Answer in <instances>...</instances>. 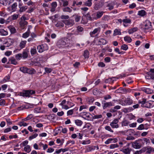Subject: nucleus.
<instances>
[{"instance_id":"56","label":"nucleus","mask_w":154,"mask_h":154,"mask_svg":"<svg viewBox=\"0 0 154 154\" xmlns=\"http://www.w3.org/2000/svg\"><path fill=\"white\" fill-rule=\"evenodd\" d=\"M37 49L38 52L39 53H42L44 51L42 49L41 45H38L37 47Z\"/></svg>"},{"instance_id":"1","label":"nucleus","mask_w":154,"mask_h":154,"mask_svg":"<svg viewBox=\"0 0 154 154\" xmlns=\"http://www.w3.org/2000/svg\"><path fill=\"white\" fill-rule=\"evenodd\" d=\"M35 91L31 90H23L22 92H20V95L24 97H29L31 95L35 94Z\"/></svg>"},{"instance_id":"49","label":"nucleus","mask_w":154,"mask_h":154,"mask_svg":"<svg viewBox=\"0 0 154 154\" xmlns=\"http://www.w3.org/2000/svg\"><path fill=\"white\" fill-rule=\"evenodd\" d=\"M129 122L126 120H124L122 122V126H126L129 124Z\"/></svg>"},{"instance_id":"59","label":"nucleus","mask_w":154,"mask_h":154,"mask_svg":"<svg viewBox=\"0 0 154 154\" xmlns=\"http://www.w3.org/2000/svg\"><path fill=\"white\" fill-rule=\"evenodd\" d=\"M22 54V57L23 58H26L27 57L28 54L26 51H24Z\"/></svg>"},{"instance_id":"19","label":"nucleus","mask_w":154,"mask_h":154,"mask_svg":"<svg viewBox=\"0 0 154 154\" xmlns=\"http://www.w3.org/2000/svg\"><path fill=\"white\" fill-rule=\"evenodd\" d=\"M152 152H154V148L150 146H148L146 147V153L150 154Z\"/></svg>"},{"instance_id":"23","label":"nucleus","mask_w":154,"mask_h":154,"mask_svg":"<svg viewBox=\"0 0 154 154\" xmlns=\"http://www.w3.org/2000/svg\"><path fill=\"white\" fill-rule=\"evenodd\" d=\"M141 140L142 143H146V144H149L150 143V140L149 139L147 138H144L143 139H140Z\"/></svg>"},{"instance_id":"11","label":"nucleus","mask_w":154,"mask_h":154,"mask_svg":"<svg viewBox=\"0 0 154 154\" xmlns=\"http://www.w3.org/2000/svg\"><path fill=\"white\" fill-rule=\"evenodd\" d=\"M138 103L141 104V106L143 107H145V105L147 103L146 99L145 98H142L138 100Z\"/></svg>"},{"instance_id":"18","label":"nucleus","mask_w":154,"mask_h":154,"mask_svg":"<svg viewBox=\"0 0 154 154\" xmlns=\"http://www.w3.org/2000/svg\"><path fill=\"white\" fill-rule=\"evenodd\" d=\"M36 72V70L32 68L27 69V73L30 75H33L35 74Z\"/></svg>"},{"instance_id":"26","label":"nucleus","mask_w":154,"mask_h":154,"mask_svg":"<svg viewBox=\"0 0 154 154\" xmlns=\"http://www.w3.org/2000/svg\"><path fill=\"white\" fill-rule=\"evenodd\" d=\"M55 26L57 27L61 28L63 26L64 24L63 20L62 21H59L55 24Z\"/></svg>"},{"instance_id":"55","label":"nucleus","mask_w":154,"mask_h":154,"mask_svg":"<svg viewBox=\"0 0 154 154\" xmlns=\"http://www.w3.org/2000/svg\"><path fill=\"white\" fill-rule=\"evenodd\" d=\"M105 130L111 132L113 133L114 131L112 130L110 126H106L104 128Z\"/></svg>"},{"instance_id":"60","label":"nucleus","mask_w":154,"mask_h":154,"mask_svg":"<svg viewBox=\"0 0 154 154\" xmlns=\"http://www.w3.org/2000/svg\"><path fill=\"white\" fill-rule=\"evenodd\" d=\"M119 147V145L117 144H112L110 146V148L111 149H114Z\"/></svg>"},{"instance_id":"13","label":"nucleus","mask_w":154,"mask_h":154,"mask_svg":"<svg viewBox=\"0 0 154 154\" xmlns=\"http://www.w3.org/2000/svg\"><path fill=\"white\" fill-rule=\"evenodd\" d=\"M107 43L106 40L102 38L99 39L97 42V43L99 45H105Z\"/></svg>"},{"instance_id":"62","label":"nucleus","mask_w":154,"mask_h":154,"mask_svg":"<svg viewBox=\"0 0 154 154\" xmlns=\"http://www.w3.org/2000/svg\"><path fill=\"white\" fill-rule=\"evenodd\" d=\"M136 6V5L135 3H133L129 5V7L130 8L133 9L135 8Z\"/></svg>"},{"instance_id":"14","label":"nucleus","mask_w":154,"mask_h":154,"mask_svg":"<svg viewBox=\"0 0 154 154\" xmlns=\"http://www.w3.org/2000/svg\"><path fill=\"white\" fill-rule=\"evenodd\" d=\"M66 45V42L63 40H59L57 43V45L59 48L63 47Z\"/></svg>"},{"instance_id":"64","label":"nucleus","mask_w":154,"mask_h":154,"mask_svg":"<svg viewBox=\"0 0 154 154\" xmlns=\"http://www.w3.org/2000/svg\"><path fill=\"white\" fill-rule=\"evenodd\" d=\"M67 116H69L72 115L74 113L72 109L70 110L67 112Z\"/></svg>"},{"instance_id":"36","label":"nucleus","mask_w":154,"mask_h":154,"mask_svg":"<svg viewBox=\"0 0 154 154\" xmlns=\"http://www.w3.org/2000/svg\"><path fill=\"white\" fill-rule=\"evenodd\" d=\"M131 149L129 148H127L124 149L123 152L125 154H130Z\"/></svg>"},{"instance_id":"52","label":"nucleus","mask_w":154,"mask_h":154,"mask_svg":"<svg viewBox=\"0 0 154 154\" xmlns=\"http://www.w3.org/2000/svg\"><path fill=\"white\" fill-rule=\"evenodd\" d=\"M15 58L17 60H20L22 57V54H18L15 55Z\"/></svg>"},{"instance_id":"9","label":"nucleus","mask_w":154,"mask_h":154,"mask_svg":"<svg viewBox=\"0 0 154 154\" xmlns=\"http://www.w3.org/2000/svg\"><path fill=\"white\" fill-rule=\"evenodd\" d=\"M144 28L146 29H149L152 28V25L151 22L149 20H146L144 23Z\"/></svg>"},{"instance_id":"47","label":"nucleus","mask_w":154,"mask_h":154,"mask_svg":"<svg viewBox=\"0 0 154 154\" xmlns=\"http://www.w3.org/2000/svg\"><path fill=\"white\" fill-rule=\"evenodd\" d=\"M89 52L88 50H85L84 53V56L85 58L89 57Z\"/></svg>"},{"instance_id":"37","label":"nucleus","mask_w":154,"mask_h":154,"mask_svg":"<svg viewBox=\"0 0 154 154\" xmlns=\"http://www.w3.org/2000/svg\"><path fill=\"white\" fill-rule=\"evenodd\" d=\"M73 17H74V18L75 22H79L81 18V16L75 14L73 15Z\"/></svg>"},{"instance_id":"2","label":"nucleus","mask_w":154,"mask_h":154,"mask_svg":"<svg viewBox=\"0 0 154 154\" xmlns=\"http://www.w3.org/2000/svg\"><path fill=\"white\" fill-rule=\"evenodd\" d=\"M142 145V144L140 139L136 140L132 143V147L134 148L139 149Z\"/></svg>"},{"instance_id":"32","label":"nucleus","mask_w":154,"mask_h":154,"mask_svg":"<svg viewBox=\"0 0 154 154\" xmlns=\"http://www.w3.org/2000/svg\"><path fill=\"white\" fill-rule=\"evenodd\" d=\"M124 39L125 41L129 43L131 42L132 41L131 38L130 36H126L124 37Z\"/></svg>"},{"instance_id":"16","label":"nucleus","mask_w":154,"mask_h":154,"mask_svg":"<svg viewBox=\"0 0 154 154\" xmlns=\"http://www.w3.org/2000/svg\"><path fill=\"white\" fill-rule=\"evenodd\" d=\"M127 90L122 87H121L116 90L115 92L116 93H126L127 92Z\"/></svg>"},{"instance_id":"5","label":"nucleus","mask_w":154,"mask_h":154,"mask_svg":"<svg viewBox=\"0 0 154 154\" xmlns=\"http://www.w3.org/2000/svg\"><path fill=\"white\" fill-rule=\"evenodd\" d=\"M120 119H115L113 120L110 123V125L113 128H118L119 127V125L118 124L119 122V120Z\"/></svg>"},{"instance_id":"17","label":"nucleus","mask_w":154,"mask_h":154,"mask_svg":"<svg viewBox=\"0 0 154 154\" xmlns=\"http://www.w3.org/2000/svg\"><path fill=\"white\" fill-rule=\"evenodd\" d=\"M104 12L103 11H98L96 13V17L94 18V19L96 20L100 18L103 15Z\"/></svg>"},{"instance_id":"27","label":"nucleus","mask_w":154,"mask_h":154,"mask_svg":"<svg viewBox=\"0 0 154 154\" xmlns=\"http://www.w3.org/2000/svg\"><path fill=\"white\" fill-rule=\"evenodd\" d=\"M30 33V32L29 29L28 28L27 31L23 34L22 37L25 38L28 37L29 36Z\"/></svg>"},{"instance_id":"22","label":"nucleus","mask_w":154,"mask_h":154,"mask_svg":"<svg viewBox=\"0 0 154 154\" xmlns=\"http://www.w3.org/2000/svg\"><path fill=\"white\" fill-rule=\"evenodd\" d=\"M138 15L141 17H144L146 15V13L144 10H141L138 12Z\"/></svg>"},{"instance_id":"46","label":"nucleus","mask_w":154,"mask_h":154,"mask_svg":"<svg viewBox=\"0 0 154 154\" xmlns=\"http://www.w3.org/2000/svg\"><path fill=\"white\" fill-rule=\"evenodd\" d=\"M114 35H116L121 34V32L120 30L117 29H116L114 31Z\"/></svg>"},{"instance_id":"38","label":"nucleus","mask_w":154,"mask_h":154,"mask_svg":"<svg viewBox=\"0 0 154 154\" xmlns=\"http://www.w3.org/2000/svg\"><path fill=\"white\" fill-rule=\"evenodd\" d=\"M84 3L85 5L90 7L92 4V0H88L87 1L84 2Z\"/></svg>"},{"instance_id":"51","label":"nucleus","mask_w":154,"mask_h":154,"mask_svg":"<svg viewBox=\"0 0 154 154\" xmlns=\"http://www.w3.org/2000/svg\"><path fill=\"white\" fill-rule=\"evenodd\" d=\"M28 125V123H26L23 121L19 122L18 123V125L21 127L22 126H27Z\"/></svg>"},{"instance_id":"34","label":"nucleus","mask_w":154,"mask_h":154,"mask_svg":"<svg viewBox=\"0 0 154 154\" xmlns=\"http://www.w3.org/2000/svg\"><path fill=\"white\" fill-rule=\"evenodd\" d=\"M26 41H21L20 44V47L22 49L25 47L26 43Z\"/></svg>"},{"instance_id":"20","label":"nucleus","mask_w":154,"mask_h":154,"mask_svg":"<svg viewBox=\"0 0 154 154\" xmlns=\"http://www.w3.org/2000/svg\"><path fill=\"white\" fill-rule=\"evenodd\" d=\"M122 22L124 23L123 25L125 26H128V25L127 24V23H131V20L130 19H123L122 20Z\"/></svg>"},{"instance_id":"10","label":"nucleus","mask_w":154,"mask_h":154,"mask_svg":"<svg viewBox=\"0 0 154 154\" xmlns=\"http://www.w3.org/2000/svg\"><path fill=\"white\" fill-rule=\"evenodd\" d=\"M7 64H12L14 65H16L17 64V62L16 60L14 57H11L9 59V60Z\"/></svg>"},{"instance_id":"44","label":"nucleus","mask_w":154,"mask_h":154,"mask_svg":"<svg viewBox=\"0 0 154 154\" xmlns=\"http://www.w3.org/2000/svg\"><path fill=\"white\" fill-rule=\"evenodd\" d=\"M28 68L26 67H21L20 68V70L24 73H27Z\"/></svg>"},{"instance_id":"50","label":"nucleus","mask_w":154,"mask_h":154,"mask_svg":"<svg viewBox=\"0 0 154 154\" xmlns=\"http://www.w3.org/2000/svg\"><path fill=\"white\" fill-rule=\"evenodd\" d=\"M63 22L66 25L69 26L72 25V23H71L68 20H63Z\"/></svg>"},{"instance_id":"63","label":"nucleus","mask_w":154,"mask_h":154,"mask_svg":"<svg viewBox=\"0 0 154 154\" xmlns=\"http://www.w3.org/2000/svg\"><path fill=\"white\" fill-rule=\"evenodd\" d=\"M5 101L4 99L0 100V105L2 106H4L5 104Z\"/></svg>"},{"instance_id":"39","label":"nucleus","mask_w":154,"mask_h":154,"mask_svg":"<svg viewBox=\"0 0 154 154\" xmlns=\"http://www.w3.org/2000/svg\"><path fill=\"white\" fill-rule=\"evenodd\" d=\"M75 123L77 125L80 126L82 125L83 123L81 120L77 119L75 120Z\"/></svg>"},{"instance_id":"53","label":"nucleus","mask_w":154,"mask_h":154,"mask_svg":"<svg viewBox=\"0 0 154 154\" xmlns=\"http://www.w3.org/2000/svg\"><path fill=\"white\" fill-rule=\"evenodd\" d=\"M28 143V141L27 140H26L20 144V146L21 147H22L23 146H26Z\"/></svg>"},{"instance_id":"28","label":"nucleus","mask_w":154,"mask_h":154,"mask_svg":"<svg viewBox=\"0 0 154 154\" xmlns=\"http://www.w3.org/2000/svg\"><path fill=\"white\" fill-rule=\"evenodd\" d=\"M142 90L147 94H151L152 92V91L149 88H143Z\"/></svg>"},{"instance_id":"54","label":"nucleus","mask_w":154,"mask_h":154,"mask_svg":"<svg viewBox=\"0 0 154 154\" xmlns=\"http://www.w3.org/2000/svg\"><path fill=\"white\" fill-rule=\"evenodd\" d=\"M19 8V11L20 12H24L27 9V7L26 6L21 7Z\"/></svg>"},{"instance_id":"4","label":"nucleus","mask_w":154,"mask_h":154,"mask_svg":"<svg viewBox=\"0 0 154 154\" xmlns=\"http://www.w3.org/2000/svg\"><path fill=\"white\" fill-rule=\"evenodd\" d=\"M100 28L98 27L95 29L93 31L91 32L90 35L92 37H94L95 36H97L100 33Z\"/></svg>"},{"instance_id":"8","label":"nucleus","mask_w":154,"mask_h":154,"mask_svg":"<svg viewBox=\"0 0 154 154\" xmlns=\"http://www.w3.org/2000/svg\"><path fill=\"white\" fill-rule=\"evenodd\" d=\"M106 3H107L106 7H108V9L109 11H111L114 9V6L115 5L114 1L108 2Z\"/></svg>"},{"instance_id":"35","label":"nucleus","mask_w":154,"mask_h":154,"mask_svg":"<svg viewBox=\"0 0 154 154\" xmlns=\"http://www.w3.org/2000/svg\"><path fill=\"white\" fill-rule=\"evenodd\" d=\"M88 20H92L94 19V18H93L91 17L90 14L88 13L85 14V15H83Z\"/></svg>"},{"instance_id":"45","label":"nucleus","mask_w":154,"mask_h":154,"mask_svg":"<svg viewBox=\"0 0 154 154\" xmlns=\"http://www.w3.org/2000/svg\"><path fill=\"white\" fill-rule=\"evenodd\" d=\"M128 48V46L125 44H123L121 47V49L125 51L127 50Z\"/></svg>"},{"instance_id":"12","label":"nucleus","mask_w":154,"mask_h":154,"mask_svg":"<svg viewBox=\"0 0 154 154\" xmlns=\"http://www.w3.org/2000/svg\"><path fill=\"white\" fill-rule=\"evenodd\" d=\"M154 106V101H147L145 105V107L151 108Z\"/></svg>"},{"instance_id":"57","label":"nucleus","mask_w":154,"mask_h":154,"mask_svg":"<svg viewBox=\"0 0 154 154\" xmlns=\"http://www.w3.org/2000/svg\"><path fill=\"white\" fill-rule=\"evenodd\" d=\"M38 135L37 134L35 133L33 135H32L31 136H30L29 138V140H31L32 139L36 138Z\"/></svg>"},{"instance_id":"15","label":"nucleus","mask_w":154,"mask_h":154,"mask_svg":"<svg viewBox=\"0 0 154 154\" xmlns=\"http://www.w3.org/2000/svg\"><path fill=\"white\" fill-rule=\"evenodd\" d=\"M58 1L59 2L60 6L63 5V7H65L68 5V2L66 0H58Z\"/></svg>"},{"instance_id":"25","label":"nucleus","mask_w":154,"mask_h":154,"mask_svg":"<svg viewBox=\"0 0 154 154\" xmlns=\"http://www.w3.org/2000/svg\"><path fill=\"white\" fill-rule=\"evenodd\" d=\"M31 149L29 145H27L24 148V151L27 153H29Z\"/></svg>"},{"instance_id":"3","label":"nucleus","mask_w":154,"mask_h":154,"mask_svg":"<svg viewBox=\"0 0 154 154\" xmlns=\"http://www.w3.org/2000/svg\"><path fill=\"white\" fill-rule=\"evenodd\" d=\"M105 4L104 0H101L97 3L94 4V9L97 10L102 8Z\"/></svg>"},{"instance_id":"42","label":"nucleus","mask_w":154,"mask_h":154,"mask_svg":"<svg viewBox=\"0 0 154 154\" xmlns=\"http://www.w3.org/2000/svg\"><path fill=\"white\" fill-rule=\"evenodd\" d=\"M81 9L82 11V14L83 15H85L86 11L88 9V8L87 7L82 8H81Z\"/></svg>"},{"instance_id":"31","label":"nucleus","mask_w":154,"mask_h":154,"mask_svg":"<svg viewBox=\"0 0 154 154\" xmlns=\"http://www.w3.org/2000/svg\"><path fill=\"white\" fill-rule=\"evenodd\" d=\"M17 6V3L16 2H15L11 6V11L12 12L15 11H16Z\"/></svg>"},{"instance_id":"7","label":"nucleus","mask_w":154,"mask_h":154,"mask_svg":"<svg viewBox=\"0 0 154 154\" xmlns=\"http://www.w3.org/2000/svg\"><path fill=\"white\" fill-rule=\"evenodd\" d=\"M101 103L102 104L103 109H105L107 107H109L113 105L112 103L111 102H107L106 101L103 100L102 101Z\"/></svg>"},{"instance_id":"21","label":"nucleus","mask_w":154,"mask_h":154,"mask_svg":"<svg viewBox=\"0 0 154 154\" xmlns=\"http://www.w3.org/2000/svg\"><path fill=\"white\" fill-rule=\"evenodd\" d=\"M147 74L151 75L152 78H154V69H150L149 71L148 72Z\"/></svg>"},{"instance_id":"43","label":"nucleus","mask_w":154,"mask_h":154,"mask_svg":"<svg viewBox=\"0 0 154 154\" xmlns=\"http://www.w3.org/2000/svg\"><path fill=\"white\" fill-rule=\"evenodd\" d=\"M35 112L37 113H42L43 111L41 110V107H39L35 108L34 110Z\"/></svg>"},{"instance_id":"33","label":"nucleus","mask_w":154,"mask_h":154,"mask_svg":"<svg viewBox=\"0 0 154 154\" xmlns=\"http://www.w3.org/2000/svg\"><path fill=\"white\" fill-rule=\"evenodd\" d=\"M138 30V28L137 27L132 28L128 31V32L129 34L133 33L134 32Z\"/></svg>"},{"instance_id":"41","label":"nucleus","mask_w":154,"mask_h":154,"mask_svg":"<svg viewBox=\"0 0 154 154\" xmlns=\"http://www.w3.org/2000/svg\"><path fill=\"white\" fill-rule=\"evenodd\" d=\"M139 105L138 104L134 105L132 107H131L128 108V109H130V111H132L134 109H137L139 107Z\"/></svg>"},{"instance_id":"48","label":"nucleus","mask_w":154,"mask_h":154,"mask_svg":"<svg viewBox=\"0 0 154 154\" xmlns=\"http://www.w3.org/2000/svg\"><path fill=\"white\" fill-rule=\"evenodd\" d=\"M31 54L32 55L35 54L37 53V51L35 48H31L30 50Z\"/></svg>"},{"instance_id":"24","label":"nucleus","mask_w":154,"mask_h":154,"mask_svg":"<svg viewBox=\"0 0 154 154\" xmlns=\"http://www.w3.org/2000/svg\"><path fill=\"white\" fill-rule=\"evenodd\" d=\"M8 28L11 34H14L16 32V29L13 26H9Z\"/></svg>"},{"instance_id":"40","label":"nucleus","mask_w":154,"mask_h":154,"mask_svg":"<svg viewBox=\"0 0 154 154\" xmlns=\"http://www.w3.org/2000/svg\"><path fill=\"white\" fill-rule=\"evenodd\" d=\"M64 12H71L72 11V10L69 7H67L64 8L62 9Z\"/></svg>"},{"instance_id":"29","label":"nucleus","mask_w":154,"mask_h":154,"mask_svg":"<svg viewBox=\"0 0 154 154\" xmlns=\"http://www.w3.org/2000/svg\"><path fill=\"white\" fill-rule=\"evenodd\" d=\"M148 127H144V125L143 124H141L137 128V129L139 130H141L143 129H148Z\"/></svg>"},{"instance_id":"6","label":"nucleus","mask_w":154,"mask_h":154,"mask_svg":"<svg viewBox=\"0 0 154 154\" xmlns=\"http://www.w3.org/2000/svg\"><path fill=\"white\" fill-rule=\"evenodd\" d=\"M133 100L130 98H127L125 100H122L121 102V104L122 105H130L132 104Z\"/></svg>"},{"instance_id":"58","label":"nucleus","mask_w":154,"mask_h":154,"mask_svg":"<svg viewBox=\"0 0 154 154\" xmlns=\"http://www.w3.org/2000/svg\"><path fill=\"white\" fill-rule=\"evenodd\" d=\"M42 49L44 51L48 49V48L47 45L44 44L41 45Z\"/></svg>"},{"instance_id":"30","label":"nucleus","mask_w":154,"mask_h":154,"mask_svg":"<svg viewBox=\"0 0 154 154\" xmlns=\"http://www.w3.org/2000/svg\"><path fill=\"white\" fill-rule=\"evenodd\" d=\"M8 34V32L7 31L3 29H0V35H6Z\"/></svg>"},{"instance_id":"61","label":"nucleus","mask_w":154,"mask_h":154,"mask_svg":"<svg viewBox=\"0 0 154 154\" xmlns=\"http://www.w3.org/2000/svg\"><path fill=\"white\" fill-rule=\"evenodd\" d=\"M91 141L89 140H83L82 141V144L83 145L89 144L90 143Z\"/></svg>"}]
</instances>
